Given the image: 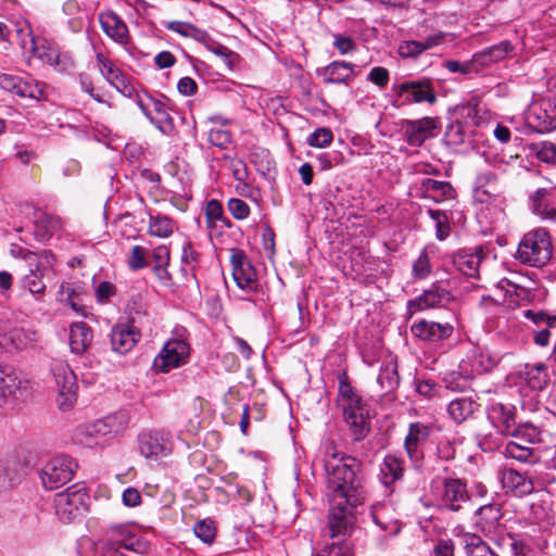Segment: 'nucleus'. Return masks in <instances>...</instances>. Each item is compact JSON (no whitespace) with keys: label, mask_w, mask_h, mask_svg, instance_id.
I'll return each mask as SVG.
<instances>
[{"label":"nucleus","mask_w":556,"mask_h":556,"mask_svg":"<svg viewBox=\"0 0 556 556\" xmlns=\"http://www.w3.org/2000/svg\"><path fill=\"white\" fill-rule=\"evenodd\" d=\"M555 190L551 184L548 187L539 188L531 197L532 211L542 219L554 220L556 216Z\"/></svg>","instance_id":"nucleus-21"},{"label":"nucleus","mask_w":556,"mask_h":556,"mask_svg":"<svg viewBox=\"0 0 556 556\" xmlns=\"http://www.w3.org/2000/svg\"><path fill=\"white\" fill-rule=\"evenodd\" d=\"M464 544L467 556H498L490 546L478 535L466 534Z\"/></svg>","instance_id":"nucleus-38"},{"label":"nucleus","mask_w":556,"mask_h":556,"mask_svg":"<svg viewBox=\"0 0 556 556\" xmlns=\"http://www.w3.org/2000/svg\"><path fill=\"white\" fill-rule=\"evenodd\" d=\"M138 105L142 113L164 135H170L174 130V122L166 111L165 104L159 100H151V105H146L141 100Z\"/></svg>","instance_id":"nucleus-18"},{"label":"nucleus","mask_w":556,"mask_h":556,"mask_svg":"<svg viewBox=\"0 0 556 556\" xmlns=\"http://www.w3.org/2000/svg\"><path fill=\"white\" fill-rule=\"evenodd\" d=\"M51 372L56 388L58 407L67 412L74 407L77 400V379L70 365L62 359L51 363Z\"/></svg>","instance_id":"nucleus-5"},{"label":"nucleus","mask_w":556,"mask_h":556,"mask_svg":"<svg viewBox=\"0 0 556 556\" xmlns=\"http://www.w3.org/2000/svg\"><path fill=\"white\" fill-rule=\"evenodd\" d=\"M482 255L479 252L460 250L453 255L452 263L462 274L478 278Z\"/></svg>","instance_id":"nucleus-31"},{"label":"nucleus","mask_w":556,"mask_h":556,"mask_svg":"<svg viewBox=\"0 0 556 556\" xmlns=\"http://www.w3.org/2000/svg\"><path fill=\"white\" fill-rule=\"evenodd\" d=\"M431 271V265L426 252H421L413 264V275L416 279H425Z\"/></svg>","instance_id":"nucleus-57"},{"label":"nucleus","mask_w":556,"mask_h":556,"mask_svg":"<svg viewBox=\"0 0 556 556\" xmlns=\"http://www.w3.org/2000/svg\"><path fill=\"white\" fill-rule=\"evenodd\" d=\"M496 365V361L489 354H484L483 352L479 353L475 357L473 367L478 372H485L491 370Z\"/></svg>","instance_id":"nucleus-60"},{"label":"nucleus","mask_w":556,"mask_h":556,"mask_svg":"<svg viewBox=\"0 0 556 556\" xmlns=\"http://www.w3.org/2000/svg\"><path fill=\"white\" fill-rule=\"evenodd\" d=\"M478 517L483 527H492L502 517L501 508L496 504L484 505L478 509Z\"/></svg>","instance_id":"nucleus-48"},{"label":"nucleus","mask_w":556,"mask_h":556,"mask_svg":"<svg viewBox=\"0 0 556 556\" xmlns=\"http://www.w3.org/2000/svg\"><path fill=\"white\" fill-rule=\"evenodd\" d=\"M377 382L386 393L394 390L399 384L396 364L389 362L383 365L377 378Z\"/></svg>","instance_id":"nucleus-40"},{"label":"nucleus","mask_w":556,"mask_h":556,"mask_svg":"<svg viewBox=\"0 0 556 556\" xmlns=\"http://www.w3.org/2000/svg\"><path fill=\"white\" fill-rule=\"evenodd\" d=\"M103 31L117 42H126L128 28L124 21L114 12L109 11L99 15Z\"/></svg>","instance_id":"nucleus-30"},{"label":"nucleus","mask_w":556,"mask_h":556,"mask_svg":"<svg viewBox=\"0 0 556 556\" xmlns=\"http://www.w3.org/2000/svg\"><path fill=\"white\" fill-rule=\"evenodd\" d=\"M42 275L26 274L23 278V286L33 294H43L46 285L42 281Z\"/></svg>","instance_id":"nucleus-54"},{"label":"nucleus","mask_w":556,"mask_h":556,"mask_svg":"<svg viewBox=\"0 0 556 556\" xmlns=\"http://www.w3.org/2000/svg\"><path fill=\"white\" fill-rule=\"evenodd\" d=\"M443 41V34L438 33L427 37L425 40H412L403 42L400 48V54L405 58H416L424 51L439 46Z\"/></svg>","instance_id":"nucleus-34"},{"label":"nucleus","mask_w":556,"mask_h":556,"mask_svg":"<svg viewBox=\"0 0 556 556\" xmlns=\"http://www.w3.org/2000/svg\"><path fill=\"white\" fill-rule=\"evenodd\" d=\"M388 507L384 505L375 506L371 516L377 526H379L389 535L397 534L401 530V525L394 518L387 516Z\"/></svg>","instance_id":"nucleus-37"},{"label":"nucleus","mask_w":556,"mask_h":556,"mask_svg":"<svg viewBox=\"0 0 556 556\" xmlns=\"http://www.w3.org/2000/svg\"><path fill=\"white\" fill-rule=\"evenodd\" d=\"M18 462L8 459L0 463V491L11 488L20 479L17 471Z\"/></svg>","instance_id":"nucleus-42"},{"label":"nucleus","mask_w":556,"mask_h":556,"mask_svg":"<svg viewBox=\"0 0 556 556\" xmlns=\"http://www.w3.org/2000/svg\"><path fill=\"white\" fill-rule=\"evenodd\" d=\"M194 534L204 543H212L215 538V527L212 521L201 520L194 525Z\"/></svg>","instance_id":"nucleus-52"},{"label":"nucleus","mask_w":556,"mask_h":556,"mask_svg":"<svg viewBox=\"0 0 556 556\" xmlns=\"http://www.w3.org/2000/svg\"><path fill=\"white\" fill-rule=\"evenodd\" d=\"M139 451L146 458H161L170 454V433L164 430L146 431L138 437Z\"/></svg>","instance_id":"nucleus-9"},{"label":"nucleus","mask_w":556,"mask_h":556,"mask_svg":"<svg viewBox=\"0 0 556 556\" xmlns=\"http://www.w3.org/2000/svg\"><path fill=\"white\" fill-rule=\"evenodd\" d=\"M552 255L551 236L543 228L526 233L517 250V258L530 266H543L552 258Z\"/></svg>","instance_id":"nucleus-4"},{"label":"nucleus","mask_w":556,"mask_h":556,"mask_svg":"<svg viewBox=\"0 0 556 556\" xmlns=\"http://www.w3.org/2000/svg\"><path fill=\"white\" fill-rule=\"evenodd\" d=\"M488 418L502 435L511 433L514 427L517 425L515 408L501 403H495L489 408Z\"/></svg>","instance_id":"nucleus-23"},{"label":"nucleus","mask_w":556,"mask_h":556,"mask_svg":"<svg viewBox=\"0 0 556 556\" xmlns=\"http://www.w3.org/2000/svg\"><path fill=\"white\" fill-rule=\"evenodd\" d=\"M532 443H525L520 440H510L507 442L503 454L507 458L516 459L520 463H534L533 448L530 446Z\"/></svg>","instance_id":"nucleus-35"},{"label":"nucleus","mask_w":556,"mask_h":556,"mask_svg":"<svg viewBox=\"0 0 556 556\" xmlns=\"http://www.w3.org/2000/svg\"><path fill=\"white\" fill-rule=\"evenodd\" d=\"M532 150L541 162L554 164L556 161V147L552 142L534 143Z\"/></svg>","instance_id":"nucleus-49"},{"label":"nucleus","mask_w":556,"mask_h":556,"mask_svg":"<svg viewBox=\"0 0 556 556\" xmlns=\"http://www.w3.org/2000/svg\"><path fill=\"white\" fill-rule=\"evenodd\" d=\"M321 76L327 84L349 85L356 74L352 64L344 61H334L321 70Z\"/></svg>","instance_id":"nucleus-29"},{"label":"nucleus","mask_w":556,"mask_h":556,"mask_svg":"<svg viewBox=\"0 0 556 556\" xmlns=\"http://www.w3.org/2000/svg\"><path fill=\"white\" fill-rule=\"evenodd\" d=\"M329 501L328 531L330 538L346 535L354 525L353 509L365 498L362 463L331 448L324 458Z\"/></svg>","instance_id":"nucleus-1"},{"label":"nucleus","mask_w":556,"mask_h":556,"mask_svg":"<svg viewBox=\"0 0 556 556\" xmlns=\"http://www.w3.org/2000/svg\"><path fill=\"white\" fill-rule=\"evenodd\" d=\"M523 314L528 319L532 320V323L534 325H536L538 327L545 326V325L553 326V324L556 320L555 316H553V317L548 316L543 312H534L531 309H527V311H525Z\"/></svg>","instance_id":"nucleus-59"},{"label":"nucleus","mask_w":556,"mask_h":556,"mask_svg":"<svg viewBox=\"0 0 556 556\" xmlns=\"http://www.w3.org/2000/svg\"><path fill=\"white\" fill-rule=\"evenodd\" d=\"M189 345L179 339L167 341L157 356L154 358L153 367L157 371L168 372L186 364L189 357Z\"/></svg>","instance_id":"nucleus-8"},{"label":"nucleus","mask_w":556,"mask_h":556,"mask_svg":"<svg viewBox=\"0 0 556 556\" xmlns=\"http://www.w3.org/2000/svg\"><path fill=\"white\" fill-rule=\"evenodd\" d=\"M227 208L232 217L238 220H243L250 215V206L241 199H230L227 203Z\"/></svg>","instance_id":"nucleus-53"},{"label":"nucleus","mask_w":556,"mask_h":556,"mask_svg":"<svg viewBox=\"0 0 556 556\" xmlns=\"http://www.w3.org/2000/svg\"><path fill=\"white\" fill-rule=\"evenodd\" d=\"M175 229V223L167 216H150L149 233L159 238L169 237Z\"/></svg>","instance_id":"nucleus-39"},{"label":"nucleus","mask_w":556,"mask_h":556,"mask_svg":"<svg viewBox=\"0 0 556 556\" xmlns=\"http://www.w3.org/2000/svg\"><path fill=\"white\" fill-rule=\"evenodd\" d=\"M536 428L532 425H516L511 431L507 435L511 437L514 440H520L525 443H534L538 438Z\"/></svg>","instance_id":"nucleus-47"},{"label":"nucleus","mask_w":556,"mask_h":556,"mask_svg":"<svg viewBox=\"0 0 556 556\" xmlns=\"http://www.w3.org/2000/svg\"><path fill=\"white\" fill-rule=\"evenodd\" d=\"M403 128L407 143L413 147H420L427 139L435 136L439 121L433 117L405 121Z\"/></svg>","instance_id":"nucleus-12"},{"label":"nucleus","mask_w":556,"mask_h":556,"mask_svg":"<svg viewBox=\"0 0 556 556\" xmlns=\"http://www.w3.org/2000/svg\"><path fill=\"white\" fill-rule=\"evenodd\" d=\"M451 299L452 295L448 290L439 285H433L430 289L426 290L422 295L409 301L407 304V311L409 316H412L416 312L444 305L448 303Z\"/></svg>","instance_id":"nucleus-16"},{"label":"nucleus","mask_w":556,"mask_h":556,"mask_svg":"<svg viewBox=\"0 0 556 556\" xmlns=\"http://www.w3.org/2000/svg\"><path fill=\"white\" fill-rule=\"evenodd\" d=\"M431 428L421 422H414L409 426L404 446L408 457L413 462H418L422 457L421 446L428 440Z\"/></svg>","instance_id":"nucleus-19"},{"label":"nucleus","mask_w":556,"mask_h":556,"mask_svg":"<svg viewBox=\"0 0 556 556\" xmlns=\"http://www.w3.org/2000/svg\"><path fill=\"white\" fill-rule=\"evenodd\" d=\"M28 51L42 62L56 67L59 71L66 70L65 62L61 59L58 48L49 43L46 39L38 38L35 42V48H30Z\"/></svg>","instance_id":"nucleus-33"},{"label":"nucleus","mask_w":556,"mask_h":556,"mask_svg":"<svg viewBox=\"0 0 556 556\" xmlns=\"http://www.w3.org/2000/svg\"><path fill=\"white\" fill-rule=\"evenodd\" d=\"M428 214L431 217V219L435 223L438 239H445L450 232V226L447 223L446 214L439 210H429Z\"/></svg>","instance_id":"nucleus-51"},{"label":"nucleus","mask_w":556,"mask_h":556,"mask_svg":"<svg viewBox=\"0 0 556 556\" xmlns=\"http://www.w3.org/2000/svg\"><path fill=\"white\" fill-rule=\"evenodd\" d=\"M61 227L60 220L53 216L41 214L36 220L38 233L43 238L51 237Z\"/></svg>","instance_id":"nucleus-44"},{"label":"nucleus","mask_w":556,"mask_h":556,"mask_svg":"<svg viewBox=\"0 0 556 556\" xmlns=\"http://www.w3.org/2000/svg\"><path fill=\"white\" fill-rule=\"evenodd\" d=\"M180 260L182 264L181 273L185 277H187L194 270L199 260V254L193 250L190 242L184 243Z\"/></svg>","instance_id":"nucleus-45"},{"label":"nucleus","mask_w":556,"mask_h":556,"mask_svg":"<svg viewBox=\"0 0 556 556\" xmlns=\"http://www.w3.org/2000/svg\"><path fill=\"white\" fill-rule=\"evenodd\" d=\"M87 493L76 485L55 495L54 504L56 515L65 522L74 520L87 508Z\"/></svg>","instance_id":"nucleus-7"},{"label":"nucleus","mask_w":556,"mask_h":556,"mask_svg":"<svg viewBox=\"0 0 556 556\" xmlns=\"http://www.w3.org/2000/svg\"><path fill=\"white\" fill-rule=\"evenodd\" d=\"M93 339L91 328L85 323H73L70 328V346L73 353L83 354Z\"/></svg>","instance_id":"nucleus-32"},{"label":"nucleus","mask_w":556,"mask_h":556,"mask_svg":"<svg viewBox=\"0 0 556 556\" xmlns=\"http://www.w3.org/2000/svg\"><path fill=\"white\" fill-rule=\"evenodd\" d=\"M447 389L452 391H464L468 387L467 379L458 376L456 372H451L444 378Z\"/></svg>","instance_id":"nucleus-63"},{"label":"nucleus","mask_w":556,"mask_h":556,"mask_svg":"<svg viewBox=\"0 0 556 556\" xmlns=\"http://www.w3.org/2000/svg\"><path fill=\"white\" fill-rule=\"evenodd\" d=\"M232 277L237 286L245 292L255 291L258 287L257 273L241 250H232L230 256Z\"/></svg>","instance_id":"nucleus-11"},{"label":"nucleus","mask_w":556,"mask_h":556,"mask_svg":"<svg viewBox=\"0 0 556 556\" xmlns=\"http://www.w3.org/2000/svg\"><path fill=\"white\" fill-rule=\"evenodd\" d=\"M525 375L526 381L531 389L542 390L547 384L548 376L546 374V367L544 364H538L531 368H528Z\"/></svg>","instance_id":"nucleus-43"},{"label":"nucleus","mask_w":556,"mask_h":556,"mask_svg":"<svg viewBox=\"0 0 556 556\" xmlns=\"http://www.w3.org/2000/svg\"><path fill=\"white\" fill-rule=\"evenodd\" d=\"M139 333L130 324H118L111 332V344L114 351L125 354L138 342Z\"/></svg>","instance_id":"nucleus-25"},{"label":"nucleus","mask_w":556,"mask_h":556,"mask_svg":"<svg viewBox=\"0 0 556 556\" xmlns=\"http://www.w3.org/2000/svg\"><path fill=\"white\" fill-rule=\"evenodd\" d=\"M97 66L103 77L125 97H131L135 88L130 85L121 70L104 54H97Z\"/></svg>","instance_id":"nucleus-14"},{"label":"nucleus","mask_w":556,"mask_h":556,"mask_svg":"<svg viewBox=\"0 0 556 556\" xmlns=\"http://www.w3.org/2000/svg\"><path fill=\"white\" fill-rule=\"evenodd\" d=\"M317 556H352L350 547L339 540L337 543H332Z\"/></svg>","instance_id":"nucleus-62"},{"label":"nucleus","mask_w":556,"mask_h":556,"mask_svg":"<svg viewBox=\"0 0 556 556\" xmlns=\"http://www.w3.org/2000/svg\"><path fill=\"white\" fill-rule=\"evenodd\" d=\"M453 326L448 323L441 324L435 321L420 320L412 326V332L415 337L429 342L445 340L453 333Z\"/></svg>","instance_id":"nucleus-20"},{"label":"nucleus","mask_w":556,"mask_h":556,"mask_svg":"<svg viewBox=\"0 0 556 556\" xmlns=\"http://www.w3.org/2000/svg\"><path fill=\"white\" fill-rule=\"evenodd\" d=\"M513 51V45L508 40L501 41L497 45L485 48L479 52H476L473 63L478 68V72L483 68L504 60Z\"/></svg>","instance_id":"nucleus-27"},{"label":"nucleus","mask_w":556,"mask_h":556,"mask_svg":"<svg viewBox=\"0 0 556 556\" xmlns=\"http://www.w3.org/2000/svg\"><path fill=\"white\" fill-rule=\"evenodd\" d=\"M18 255L24 261L28 269V274L45 276L54 265V256L47 250L34 252L20 249Z\"/></svg>","instance_id":"nucleus-24"},{"label":"nucleus","mask_w":556,"mask_h":556,"mask_svg":"<svg viewBox=\"0 0 556 556\" xmlns=\"http://www.w3.org/2000/svg\"><path fill=\"white\" fill-rule=\"evenodd\" d=\"M368 79L378 87L383 88L389 83V72L381 66L374 67L368 74Z\"/></svg>","instance_id":"nucleus-61"},{"label":"nucleus","mask_w":556,"mask_h":556,"mask_svg":"<svg viewBox=\"0 0 556 556\" xmlns=\"http://www.w3.org/2000/svg\"><path fill=\"white\" fill-rule=\"evenodd\" d=\"M207 48L216 55L220 56L228 66H232L233 61L237 59V54L235 52L213 40L210 42Z\"/></svg>","instance_id":"nucleus-58"},{"label":"nucleus","mask_w":556,"mask_h":556,"mask_svg":"<svg viewBox=\"0 0 556 556\" xmlns=\"http://www.w3.org/2000/svg\"><path fill=\"white\" fill-rule=\"evenodd\" d=\"M477 407L478 404L470 397H459L448 404L447 412L455 422L460 424L469 418Z\"/></svg>","instance_id":"nucleus-36"},{"label":"nucleus","mask_w":556,"mask_h":556,"mask_svg":"<svg viewBox=\"0 0 556 556\" xmlns=\"http://www.w3.org/2000/svg\"><path fill=\"white\" fill-rule=\"evenodd\" d=\"M108 540L105 544L124 547L129 551L139 552L146 547V544L132 533L125 525H113L106 531Z\"/></svg>","instance_id":"nucleus-22"},{"label":"nucleus","mask_w":556,"mask_h":556,"mask_svg":"<svg viewBox=\"0 0 556 556\" xmlns=\"http://www.w3.org/2000/svg\"><path fill=\"white\" fill-rule=\"evenodd\" d=\"M503 488L515 496L522 497L532 493L534 485L532 479L513 468H504L500 473Z\"/></svg>","instance_id":"nucleus-17"},{"label":"nucleus","mask_w":556,"mask_h":556,"mask_svg":"<svg viewBox=\"0 0 556 556\" xmlns=\"http://www.w3.org/2000/svg\"><path fill=\"white\" fill-rule=\"evenodd\" d=\"M43 87L42 83L35 79H23L13 74L0 75V88L21 98L39 101L46 97Z\"/></svg>","instance_id":"nucleus-10"},{"label":"nucleus","mask_w":556,"mask_h":556,"mask_svg":"<svg viewBox=\"0 0 556 556\" xmlns=\"http://www.w3.org/2000/svg\"><path fill=\"white\" fill-rule=\"evenodd\" d=\"M16 34L24 50L28 51L30 48H35V42L38 39L34 36L31 26L27 21L16 23Z\"/></svg>","instance_id":"nucleus-46"},{"label":"nucleus","mask_w":556,"mask_h":556,"mask_svg":"<svg viewBox=\"0 0 556 556\" xmlns=\"http://www.w3.org/2000/svg\"><path fill=\"white\" fill-rule=\"evenodd\" d=\"M444 67L451 73H460L465 75L470 73H478L476 63H473V58L464 63L456 60H448L444 62Z\"/></svg>","instance_id":"nucleus-55"},{"label":"nucleus","mask_w":556,"mask_h":556,"mask_svg":"<svg viewBox=\"0 0 556 556\" xmlns=\"http://www.w3.org/2000/svg\"><path fill=\"white\" fill-rule=\"evenodd\" d=\"M126 413L119 412L79 427L75 432V441L86 447L104 446L128 426Z\"/></svg>","instance_id":"nucleus-2"},{"label":"nucleus","mask_w":556,"mask_h":556,"mask_svg":"<svg viewBox=\"0 0 556 556\" xmlns=\"http://www.w3.org/2000/svg\"><path fill=\"white\" fill-rule=\"evenodd\" d=\"M205 216L208 222L220 220L224 216L222 204L217 200H211L205 207Z\"/></svg>","instance_id":"nucleus-64"},{"label":"nucleus","mask_w":556,"mask_h":556,"mask_svg":"<svg viewBox=\"0 0 556 556\" xmlns=\"http://www.w3.org/2000/svg\"><path fill=\"white\" fill-rule=\"evenodd\" d=\"M441 503L446 508L457 511L470 498L465 482L460 479H443L440 494Z\"/></svg>","instance_id":"nucleus-13"},{"label":"nucleus","mask_w":556,"mask_h":556,"mask_svg":"<svg viewBox=\"0 0 556 556\" xmlns=\"http://www.w3.org/2000/svg\"><path fill=\"white\" fill-rule=\"evenodd\" d=\"M399 96L407 93L409 102L421 103L427 102L433 104L437 102L433 84L429 79L407 80L396 87Z\"/></svg>","instance_id":"nucleus-15"},{"label":"nucleus","mask_w":556,"mask_h":556,"mask_svg":"<svg viewBox=\"0 0 556 556\" xmlns=\"http://www.w3.org/2000/svg\"><path fill=\"white\" fill-rule=\"evenodd\" d=\"M332 131L329 128L321 127L317 128L312 135H309L307 143L316 148H326L332 142Z\"/></svg>","instance_id":"nucleus-50"},{"label":"nucleus","mask_w":556,"mask_h":556,"mask_svg":"<svg viewBox=\"0 0 556 556\" xmlns=\"http://www.w3.org/2000/svg\"><path fill=\"white\" fill-rule=\"evenodd\" d=\"M147 250L141 245H135L128 257V266L132 270L142 269L147 266Z\"/></svg>","instance_id":"nucleus-56"},{"label":"nucleus","mask_w":556,"mask_h":556,"mask_svg":"<svg viewBox=\"0 0 556 556\" xmlns=\"http://www.w3.org/2000/svg\"><path fill=\"white\" fill-rule=\"evenodd\" d=\"M21 379L13 371H5L0 367V401L14 396L20 390Z\"/></svg>","instance_id":"nucleus-41"},{"label":"nucleus","mask_w":556,"mask_h":556,"mask_svg":"<svg viewBox=\"0 0 556 556\" xmlns=\"http://www.w3.org/2000/svg\"><path fill=\"white\" fill-rule=\"evenodd\" d=\"M418 190L424 198L433 200L434 202L453 199L455 195V190L450 182L432 178L422 179Z\"/></svg>","instance_id":"nucleus-28"},{"label":"nucleus","mask_w":556,"mask_h":556,"mask_svg":"<svg viewBox=\"0 0 556 556\" xmlns=\"http://www.w3.org/2000/svg\"><path fill=\"white\" fill-rule=\"evenodd\" d=\"M77 463L68 456H58L49 460L41 469V481L46 489L61 488L72 480Z\"/></svg>","instance_id":"nucleus-6"},{"label":"nucleus","mask_w":556,"mask_h":556,"mask_svg":"<svg viewBox=\"0 0 556 556\" xmlns=\"http://www.w3.org/2000/svg\"><path fill=\"white\" fill-rule=\"evenodd\" d=\"M340 402L344 420L355 440H362L369 432V408L349 382L341 381L339 388Z\"/></svg>","instance_id":"nucleus-3"},{"label":"nucleus","mask_w":556,"mask_h":556,"mask_svg":"<svg viewBox=\"0 0 556 556\" xmlns=\"http://www.w3.org/2000/svg\"><path fill=\"white\" fill-rule=\"evenodd\" d=\"M404 463L395 455H387L380 464V482L389 490V493L393 492L392 486L400 481L404 476Z\"/></svg>","instance_id":"nucleus-26"}]
</instances>
